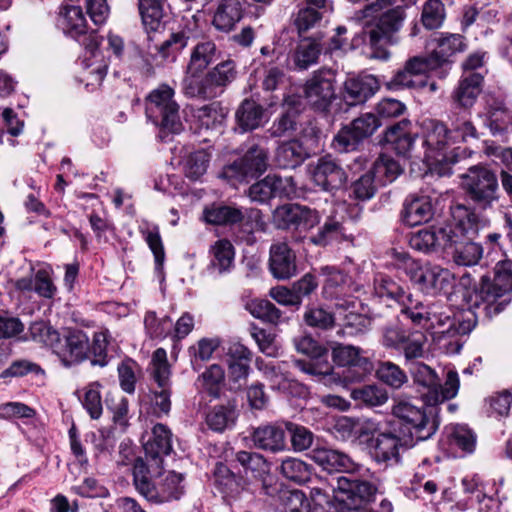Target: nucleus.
Instances as JSON below:
<instances>
[{
	"instance_id": "56",
	"label": "nucleus",
	"mask_w": 512,
	"mask_h": 512,
	"mask_svg": "<svg viewBox=\"0 0 512 512\" xmlns=\"http://www.w3.org/2000/svg\"><path fill=\"white\" fill-rule=\"evenodd\" d=\"M225 372L218 364L210 365L197 379L198 386L213 397H218L224 384Z\"/></svg>"
},
{
	"instance_id": "2",
	"label": "nucleus",
	"mask_w": 512,
	"mask_h": 512,
	"mask_svg": "<svg viewBox=\"0 0 512 512\" xmlns=\"http://www.w3.org/2000/svg\"><path fill=\"white\" fill-rule=\"evenodd\" d=\"M421 141L424 148V161L430 170L440 175L450 173V166L462 157L464 149L458 144L467 142L469 138H477V130L473 123L456 116L448 128L443 122L427 119L421 123Z\"/></svg>"
},
{
	"instance_id": "41",
	"label": "nucleus",
	"mask_w": 512,
	"mask_h": 512,
	"mask_svg": "<svg viewBox=\"0 0 512 512\" xmlns=\"http://www.w3.org/2000/svg\"><path fill=\"white\" fill-rule=\"evenodd\" d=\"M58 26L65 34L77 38L86 33V19L78 6L63 7L57 19Z\"/></svg>"
},
{
	"instance_id": "1",
	"label": "nucleus",
	"mask_w": 512,
	"mask_h": 512,
	"mask_svg": "<svg viewBox=\"0 0 512 512\" xmlns=\"http://www.w3.org/2000/svg\"><path fill=\"white\" fill-rule=\"evenodd\" d=\"M375 294L380 298H389L401 306V314L415 326L431 331L436 337H453L471 331V321H460L453 317L452 310L441 303H429L414 299L405 288L392 278L378 275L374 279Z\"/></svg>"
},
{
	"instance_id": "7",
	"label": "nucleus",
	"mask_w": 512,
	"mask_h": 512,
	"mask_svg": "<svg viewBox=\"0 0 512 512\" xmlns=\"http://www.w3.org/2000/svg\"><path fill=\"white\" fill-rule=\"evenodd\" d=\"M392 413L410 426V434L417 441L429 439L438 429L437 408L425 402L409 398H398L392 408Z\"/></svg>"
},
{
	"instance_id": "52",
	"label": "nucleus",
	"mask_w": 512,
	"mask_h": 512,
	"mask_svg": "<svg viewBox=\"0 0 512 512\" xmlns=\"http://www.w3.org/2000/svg\"><path fill=\"white\" fill-rule=\"evenodd\" d=\"M164 0H140L139 11L146 30L159 31L164 27Z\"/></svg>"
},
{
	"instance_id": "3",
	"label": "nucleus",
	"mask_w": 512,
	"mask_h": 512,
	"mask_svg": "<svg viewBox=\"0 0 512 512\" xmlns=\"http://www.w3.org/2000/svg\"><path fill=\"white\" fill-rule=\"evenodd\" d=\"M359 17L364 21L365 35L371 48L370 57L388 60L390 52L387 45L397 42L395 34L403 22V12L389 0H376L360 11Z\"/></svg>"
},
{
	"instance_id": "49",
	"label": "nucleus",
	"mask_w": 512,
	"mask_h": 512,
	"mask_svg": "<svg viewBox=\"0 0 512 512\" xmlns=\"http://www.w3.org/2000/svg\"><path fill=\"white\" fill-rule=\"evenodd\" d=\"M409 124L408 120H402L389 127L385 134L386 141L394 146L399 155L406 156L413 148L414 138L408 131Z\"/></svg>"
},
{
	"instance_id": "59",
	"label": "nucleus",
	"mask_w": 512,
	"mask_h": 512,
	"mask_svg": "<svg viewBox=\"0 0 512 512\" xmlns=\"http://www.w3.org/2000/svg\"><path fill=\"white\" fill-rule=\"evenodd\" d=\"M146 334L152 339H164L172 334L173 321L168 316L159 318L155 312L149 311L144 317Z\"/></svg>"
},
{
	"instance_id": "33",
	"label": "nucleus",
	"mask_w": 512,
	"mask_h": 512,
	"mask_svg": "<svg viewBox=\"0 0 512 512\" xmlns=\"http://www.w3.org/2000/svg\"><path fill=\"white\" fill-rule=\"evenodd\" d=\"M220 50L213 40L203 38L194 43L187 64L191 72H203L208 66L219 59Z\"/></svg>"
},
{
	"instance_id": "25",
	"label": "nucleus",
	"mask_w": 512,
	"mask_h": 512,
	"mask_svg": "<svg viewBox=\"0 0 512 512\" xmlns=\"http://www.w3.org/2000/svg\"><path fill=\"white\" fill-rule=\"evenodd\" d=\"M295 254L286 242L274 243L270 248L269 266L274 277L289 279L296 274Z\"/></svg>"
},
{
	"instance_id": "55",
	"label": "nucleus",
	"mask_w": 512,
	"mask_h": 512,
	"mask_svg": "<svg viewBox=\"0 0 512 512\" xmlns=\"http://www.w3.org/2000/svg\"><path fill=\"white\" fill-rule=\"evenodd\" d=\"M484 124L490 129L493 135L507 131L512 125L510 113L503 107H488L486 111L479 114Z\"/></svg>"
},
{
	"instance_id": "58",
	"label": "nucleus",
	"mask_w": 512,
	"mask_h": 512,
	"mask_svg": "<svg viewBox=\"0 0 512 512\" xmlns=\"http://www.w3.org/2000/svg\"><path fill=\"white\" fill-rule=\"evenodd\" d=\"M245 309L255 318L277 324L281 319V312L270 301L265 299H251L245 303Z\"/></svg>"
},
{
	"instance_id": "4",
	"label": "nucleus",
	"mask_w": 512,
	"mask_h": 512,
	"mask_svg": "<svg viewBox=\"0 0 512 512\" xmlns=\"http://www.w3.org/2000/svg\"><path fill=\"white\" fill-rule=\"evenodd\" d=\"M163 465L156 469L137 458L133 466V483L136 490L148 501L162 504L179 500L185 493L184 475L175 471L163 472Z\"/></svg>"
},
{
	"instance_id": "23",
	"label": "nucleus",
	"mask_w": 512,
	"mask_h": 512,
	"mask_svg": "<svg viewBox=\"0 0 512 512\" xmlns=\"http://www.w3.org/2000/svg\"><path fill=\"white\" fill-rule=\"evenodd\" d=\"M452 233L456 234L452 227L421 229L410 236L409 245L416 251L430 253L438 247L448 246V242H456Z\"/></svg>"
},
{
	"instance_id": "34",
	"label": "nucleus",
	"mask_w": 512,
	"mask_h": 512,
	"mask_svg": "<svg viewBox=\"0 0 512 512\" xmlns=\"http://www.w3.org/2000/svg\"><path fill=\"white\" fill-rule=\"evenodd\" d=\"M433 215L431 199L428 196L411 195L406 198L402 211V220L408 226L427 222Z\"/></svg>"
},
{
	"instance_id": "12",
	"label": "nucleus",
	"mask_w": 512,
	"mask_h": 512,
	"mask_svg": "<svg viewBox=\"0 0 512 512\" xmlns=\"http://www.w3.org/2000/svg\"><path fill=\"white\" fill-rule=\"evenodd\" d=\"M268 154L264 147L252 144L241 159L224 168L222 176L230 181H248L265 172Z\"/></svg>"
},
{
	"instance_id": "53",
	"label": "nucleus",
	"mask_w": 512,
	"mask_h": 512,
	"mask_svg": "<svg viewBox=\"0 0 512 512\" xmlns=\"http://www.w3.org/2000/svg\"><path fill=\"white\" fill-rule=\"evenodd\" d=\"M372 174L380 184H388L395 181L402 174V165L392 156L381 154L373 164Z\"/></svg>"
},
{
	"instance_id": "24",
	"label": "nucleus",
	"mask_w": 512,
	"mask_h": 512,
	"mask_svg": "<svg viewBox=\"0 0 512 512\" xmlns=\"http://www.w3.org/2000/svg\"><path fill=\"white\" fill-rule=\"evenodd\" d=\"M379 89V82L373 75L350 77L344 82L343 98L349 105L365 102Z\"/></svg>"
},
{
	"instance_id": "6",
	"label": "nucleus",
	"mask_w": 512,
	"mask_h": 512,
	"mask_svg": "<svg viewBox=\"0 0 512 512\" xmlns=\"http://www.w3.org/2000/svg\"><path fill=\"white\" fill-rule=\"evenodd\" d=\"M461 188L478 208H493L500 199V186L496 172L485 165H473L460 176Z\"/></svg>"
},
{
	"instance_id": "40",
	"label": "nucleus",
	"mask_w": 512,
	"mask_h": 512,
	"mask_svg": "<svg viewBox=\"0 0 512 512\" xmlns=\"http://www.w3.org/2000/svg\"><path fill=\"white\" fill-rule=\"evenodd\" d=\"M309 155L306 147L297 139L281 143L276 150V162L282 168H295Z\"/></svg>"
},
{
	"instance_id": "46",
	"label": "nucleus",
	"mask_w": 512,
	"mask_h": 512,
	"mask_svg": "<svg viewBox=\"0 0 512 512\" xmlns=\"http://www.w3.org/2000/svg\"><path fill=\"white\" fill-rule=\"evenodd\" d=\"M322 47L314 38H303L297 44L293 54V62L299 69L305 70L317 63Z\"/></svg>"
},
{
	"instance_id": "39",
	"label": "nucleus",
	"mask_w": 512,
	"mask_h": 512,
	"mask_svg": "<svg viewBox=\"0 0 512 512\" xmlns=\"http://www.w3.org/2000/svg\"><path fill=\"white\" fill-rule=\"evenodd\" d=\"M211 154L205 149L186 152L180 161L184 175L192 181L199 180L209 167Z\"/></svg>"
},
{
	"instance_id": "36",
	"label": "nucleus",
	"mask_w": 512,
	"mask_h": 512,
	"mask_svg": "<svg viewBox=\"0 0 512 512\" xmlns=\"http://www.w3.org/2000/svg\"><path fill=\"white\" fill-rule=\"evenodd\" d=\"M332 359L338 366L359 369L360 375L371 370V363L368 358L362 355L360 348L352 345H336L332 350Z\"/></svg>"
},
{
	"instance_id": "31",
	"label": "nucleus",
	"mask_w": 512,
	"mask_h": 512,
	"mask_svg": "<svg viewBox=\"0 0 512 512\" xmlns=\"http://www.w3.org/2000/svg\"><path fill=\"white\" fill-rule=\"evenodd\" d=\"M431 56L439 68L447 65L448 60L455 53L464 48L463 37L459 34L439 35L432 38L428 44Z\"/></svg>"
},
{
	"instance_id": "48",
	"label": "nucleus",
	"mask_w": 512,
	"mask_h": 512,
	"mask_svg": "<svg viewBox=\"0 0 512 512\" xmlns=\"http://www.w3.org/2000/svg\"><path fill=\"white\" fill-rule=\"evenodd\" d=\"M193 116L199 130H213L221 126L226 117V111L220 103L213 102L195 109Z\"/></svg>"
},
{
	"instance_id": "17",
	"label": "nucleus",
	"mask_w": 512,
	"mask_h": 512,
	"mask_svg": "<svg viewBox=\"0 0 512 512\" xmlns=\"http://www.w3.org/2000/svg\"><path fill=\"white\" fill-rule=\"evenodd\" d=\"M356 477H338L336 485L333 486V491L342 493L344 497L340 500H351L353 502L359 500L360 502H371L374 500L375 495L378 492V478L370 471L369 474Z\"/></svg>"
},
{
	"instance_id": "37",
	"label": "nucleus",
	"mask_w": 512,
	"mask_h": 512,
	"mask_svg": "<svg viewBox=\"0 0 512 512\" xmlns=\"http://www.w3.org/2000/svg\"><path fill=\"white\" fill-rule=\"evenodd\" d=\"M444 443L450 450H460L464 453H472L476 446V436L466 425L451 424L445 427Z\"/></svg>"
},
{
	"instance_id": "13",
	"label": "nucleus",
	"mask_w": 512,
	"mask_h": 512,
	"mask_svg": "<svg viewBox=\"0 0 512 512\" xmlns=\"http://www.w3.org/2000/svg\"><path fill=\"white\" fill-rule=\"evenodd\" d=\"M335 74L331 70L315 72L305 83L303 91L307 104L316 111L329 109L335 94Z\"/></svg>"
},
{
	"instance_id": "14",
	"label": "nucleus",
	"mask_w": 512,
	"mask_h": 512,
	"mask_svg": "<svg viewBox=\"0 0 512 512\" xmlns=\"http://www.w3.org/2000/svg\"><path fill=\"white\" fill-rule=\"evenodd\" d=\"M85 53L83 55V73L81 81L85 83L86 87H91L94 90L100 86L104 80L108 64L99 48L100 42L96 35L90 34L84 39Z\"/></svg>"
},
{
	"instance_id": "47",
	"label": "nucleus",
	"mask_w": 512,
	"mask_h": 512,
	"mask_svg": "<svg viewBox=\"0 0 512 512\" xmlns=\"http://www.w3.org/2000/svg\"><path fill=\"white\" fill-rule=\"evenodd\" d=\"M202 72H191L186 67V74L182 81V91L190 98L213 99L215 93L212 92L207 76L200 77Z\"/></svg>"
},
{
	"instance_id": "27",
	"label": "nucleus",
	"mask_w": 512,
	"mask_h": 512,
	"mask_svg": "<svg viewBox=\"0 0 512 512\" xmlns=\"http://www.w3.org/2000/svg\"><path fill=\"white\" fill-rule=\"evenodd\" d=\"M331 10L328 0H305L304 6L298 10L294 24L299 33L306 32L315 27Z\"/></svg>"
},
{
	"instance_id": "61",
	"label": "nucleus",
	"mask_w": 512,
	"mask_h": 512,
	"mask_svg": "<svg viewBox=\"0 0 512 512\" xmlns=\"http://www.w3.org/2000/svg\"><path fill=\"white\" fill-rule=\"evenodd\" d=\"M425 345L426 336L423 333L413 332L407 335L399 349H401L406 362L412 365L417 362L416 360L424 358Z\"/></svg>"
},
{
	"instance_id": "28",
	"label": "nucleus",
	"mask_w": 512,
	"mask_h": 512,
	"mask_svg": "<svg viewBox=\"0 0 512 512\" xmlns=\"http://www.w3.org/2000/svg\"><path fill=\"white\" fill-rule=\"evenodd\" d=\"M208 270L218 275L231 272L235 262V248L227 239L215 241L209 248Z\"/></svg>"
},
{
	"instance_id": "10",
	"label": "nucleus",
	"mask_w": 512,
	"mask_h": 512,
	"mask_svg": "<svg viewBox=\"0 0 512 512\" xmlns=\"http://www.w3.org/2000/svg\"><path fill=\"white\" fill-rule=\"evenodd\" d=\"M410 281L426 294L447 292L454 286L455 276L447 268L431 263L420 265L407 254L400 255Z\"/></svg>"
},
{
	"instance_id": "15",
	"label": "nucleus",
	"mask_w": 512,
	"mask_h": 512,
	"mask_svg": "<svg viewBox=\"0 0 512 512\" xmlns=\"http://www.w3.org/2000/svg\"><path fill=\"white\" fill-rule=\"evenodd\" d=\"M53 352L64 366L78 365L89 357V337L82 330L70 329L63 338L59 337Z\"/></svg>"
},
{
	"instance_id": "8",
	"label": "nucleus",
	"mask_w": 512,
	"mask_h": 512,
	"mask_svg": "<svg viewBox=\"0 0 512 512\" xmlns=\"http://www.w3.org/2000/svg\"><path fill=\"white\" fill-rule=\"evenodd\" d=\"M145 109L147 118L160 127L162 139L183 130L174 90L168 85H161L148 95Z\"/></svg>"
},
{
	"instance_id": "5",
	"label": "nucleus",
	"mask_w": 512,
	"mask_h": 512,
	"mask_svg": "<svg viewBox=\"0 0 512 512\" xmlns=\"http://www.w3.org/2000/svg\"><path fill=\"white\" fill-rule=\"evenodd\" d=\"M512 260L507 257L497 261L494 277L481 278L479 286L471 296L473 305L482 308L486 316L492 317L502 312L511 301Z\"/></svg>"
},
{
	"instance_id": "60",
	"label": "nucleus",
	"mask_w": 512,
	"mask_h": 512,
	"mask_svg": "<svg viewBox=\"0 0 512 512\" xmlns=\"http://www.w3.org/2000/svg\"><path fill=\"white\" fill-rule=\"evenodd\" d=\"M446 17L445 6L441 0H427L422 7L421 23L428 29H438Z\"/></svg>"
},
{
	"instance_id": "54",
	"label": "nucleus",
	"mask_w": 512,
	"mask_h": 512,
	"mask_svg": "<svg viewBox=\"0 0 512 512\" xmlns=\"http://www.w3.org/2000/svg\"><path fill=\"white\" fill-rule=\"evenodd\" d=\"M350 395L356 402L369 407L381 406L389 399L386 389L376 384L355 388Z\"/></svg>"
},
{
	"instance_id": "26",
	"label": "nucleus",
	"mask_w": 512,
	"mask_h": 512,
	"mask_svg": "<svg viewBox=\"0 0 512 512\" xmlns=\"http://www.w3.org/2000/svg\"><path fill=\"white\" fill-rule=\"evenodd\" d=\"M240 0H219L215 8L212 25L221 32H230L243 17Z\"/></svg>"
},
{
	"instance_id": "64",
	"label": "nucleus",
	"mask_w": 512,
	"mask_h": 512,
	"mask_svg": "<svg viewBox=\"0 0 512 512\" xmlns=\"http://www.w3.org/2000/svg\"><path fill=\"white\" fill-rule=\"evenodd\" d=\"M280 473L288 480L302 483L309 479V466L300 459L287 457L282 460Z\"/></svg>"
},
{
	"instance_id": "45",
	"label": "nucleus",
	"mask_w": 512,
	"mask_h": 512,
	"mask_svg": "<svg viewBox=\"0 0 512 512\" xmlns=\"http://www.w3.org/2000/svg\"><path fill=\"white\" fill-rule=\"evenodd\" d=\"M101 389V383L93 381L76 392L83 408L95 420L99 419L103 413Z\"/></svg>"
},
{
	"instance_id": "38",
	"label": "nucleus",
	"mask_w": 512,
	"mask_h": 512,
	"mask_svg": "<svg viewBox=\"0 0 512 512\" xmlns=\"http://www.w3.org/2000/svg\"><path fill=\"white\" fill-rule=\"evenodd\" d=\"M235 118L242 132L254 130L267 121L263 107L250 99L242 101L236 111Z\"/></svg>"
},
{
	"instance_id": "50",
	"label": "nucleus",
	"mask_w": 512,
	"mask_h": 512,
	"mask_svg": "<svg viewBox=\"0 0 512 512\" xmlns=\"http://www.w3.org/2000/svg\"><path fill=\"white\" fill-rule=\"evenodd\" d=\"M237 416L236 405L228 402L226 405H218L211 409L206 416V422L212 430L222 432L235 424Z\"/></svg>"
},
{
	"instance_id": "32",
	"label": "nucleus",
	"mask_w": 512,
	"mask_h": 512,
	"mask_svg": "<svg viewBox=\"0 0 512 512\" xmlns=\"http://www.w3.org/2000/svg\"><path fill=\"white\" fill-rule=\"evenodd\" d=\"M236 461L244 468L245 473L262 482L266 494L271 495L273 491L267 483L270 474V464L263 455L256 452L238 451L235 455Z\"/></svg>"
},
{
	"instance_id": "18",
	"label": "nucleus",
	"mask_w": 512,
	"mask_h": 512,
	"mask_svg": "<svg viewBox=\"0 0 512 512\" xmlns=\"http://www.w3.org/2000/svg\"><path fill=\"white\" fill-rule=\"evenodd\" d=\"M309 457L328 472L358 473L361 476L370 473V469L356 463L348 454L339 450L317 447L310 452Z\"/></svg>"
},
{
	"instance_id": "11",
	"label": "nucleus",
	"mask_w": 512,
	"mask_h": 512,
	"mask_svg": "<svg viewBox=\"0 0 512 512\" xmlns=\"http://www.w3.org/2000/svg\"><path fill=\"white\" fill-rule=\"evenodd\" d=\"M152 376L158 384L160 391H153L147 396L145 405L147 412L160 418L167 415L171 409L170 401V366L167 353L163 348L154 351L151 359Z\"/></svg>"
},
{
	"instance_id": "29",
	"label": "nucleus",
	"mask_w": 512,
	"mask_h": 512,
	"mask_svg": "<svg viewBox=\"0 0 512 512\" xmlns=\"http://www.w3.org/2000/svg\"><path fill=\"white\" fill-rule=\"evenodd\" d=\"M482 82L480 73L463 75L451 95L453 103L464 109L471 108L482 91Z\"/></svg>"
},
{
	"instance_id": "30",
	"label": "nucleus",
	"mask_w": 512,
	"mask_h": 512,
	"mask_svg": "<svg viewBox=\"0 0 512 512\" xmlns=\"http://www.w3.org/2000/svg\"><path fill=\"white\" fill-rule=\"evenodd\" d=\"M15 287L23 292L34 291L38 296L47 299L53 298L57 293L49 268H41L33 276L18 279Z\"/></svg>"
},
{
	"instance_id": "51",
	"label": "nucleus",
	"mask_w": 512,
	"mask_h": 512,
	"mask_svg": "<svg viewBox=\"0 0 512 512\" xmlns=\"http://www.w3.org/2000/svg\"><path fill=\"white\" fill-rule=\"evenodd\" d=\"M203 218L207 223L214 225L235 224L244 219V213L236 207L212 205L204 209Z\"/></svg>"
},
{
	"instance_id": "62",
	"label": "nucleus",
	"mask_w": 512,
	"mask_h": 512,
	"mask_svg": "<svg viewBox=\"0 0 512 512\" xmlns=\"http://www.w3.org/2000/svg\"><path fill=\"white\" fill-rule=\"evenodd\" d=\"M376 373L380 381L393 389L401 388L408 381L405 371L390 361L380 363Z\"/></svg>"
},
{
	"instance_id": "35",
	"label": "nucleus",
	"mask_w": 512,
	"mask_h": 512,
	"mask_svg": "<svg viewBox=\"0 0 512 512\" xmlns=\"http://www.w3.org/2000/svg\"><path fill=\"white\" fill-rule=\"evenodd\" d=\"M252 442L258 449L277 453L285 450V432L274 425H265L256 428L252 433Z\"/></svg>"
},
{
	"instance_id": "16",
	"label": "nucleus",
	"mask_w": 512,
	"mask_h": 512,
	"mask_svg": "<svg viewBox=\"0 0 512 512\" xmlns=\"http://www.w3.org/2000/svg\"><path fill=\"white\" fill-rule=\"evenodd\" d=\"M380 125L379 119L374 114H363L337 133L333 142L334 146L339 151L354 150L363 139L371 136Z\"/></svg>"
},
{
	"instance_id": "43",
	"label": "nucleus",
	"mask_w": 512,
	"mask_h": 512,
	"mask_svg": "<svg viewBox=\"0 0 512 512\" xmlns=\"http://www.w3.org/2000/svg\"><path fill=\"white\" fill-rule=\"evenodd\" d=\"M320 275L324 277L323 293L327 298L338 297L349 291L348 277L335 266H323Z\"/></svg>"
},
{
	"instance_id": "9",
	"label": "nucleus",
	"mask_w": 512,
	"mask_h": 512,
	"mask_svg": "<svg viewBox=\"0 0 512 512\" xmlns=\"http://www.w3.org/2000/svg\"><path fill=\"white\" fill-rule=\"evenodd\" d=\"M457 224L452 228L456 234H451L456 242H448L449 246H455L453 261L461 266H473L479 262L483 255V248L479 243L473 241H460V236L476 234L477 216L464 206H457L454 211Z\"/></svg>"
},
{
	"instance_id": "42",
	"label": "nucleus",
	"mask_w": 512,
	"mask_h": 512,
	"mask_svg": "<svg viewBox=\"0 0 512 512\" xmlns=\"http://www.w3.org/2000/svg\"><path fill=\"white\" fill-rule=\"evenodd\" d=\"M236 75V65L232 60L223 61L206 73L207 81L212 92L215 93V98L220 96L225 88L235 80Z\"/></svg>"
},
{
	"instance_id": "63",
	"label": "nucleus",
	"mask_w": 512,
	"mask_h": 512,
	"mask_svg": "<svg viewBox=\"0 0 512 512\" xmlns=\"http://www.w3.org/2000/svg\"><path fill=\"white\" fill-rule=\"evenodd\" d=\"M29 332L33 341L50 347L54 351L60 334L49 323L43 320L35 321L30 325Z\"/></svg>"
},
{
	"instance_id": "57",
	"label": "nucleus",
	"mask_w": 512,
	"mask_h": 512,
	"mask_svg": "<svg viewBox=\"0 0 512 512\" xmlns=\"http://www.w3.org/2000/svg\"><path fill=\"white\" fill-rule=\"evenodd\" d=\"M192 41L190 30L183 29L172 33L159 47L161 56L170 61H175L179 52L187 47Z\"/></svg>"
},
{
	"instance_id": "21",
	"label": "nucleus",
	"mask_w": 512,
	"mask_h": 512,
	"mask_svg": "<svg viewBox=\"0 0 512 512\" xmlns=\"http://www.w3.org/2000/svg\"><path fill=\"white\" fill-rule=\"evenodd\" d=\"M296 193V185L291 177L268 175L249 188L252 201L264 203L273 197H292Z\"/></svg>"
},
{
	"instance_id": "20",
	"label": "nucleus",
	"mask_w": 512,
	"mask_h": 512,
	"mask_svg": "<svg viewBox=\"0 0 512 512\" xmlns=\"http://www.w3.org/2000/svg\"><path fill=\"white\" fill-rule=\"evenodd\" d=\"M368 448L372 459L386 466L400 463L401 453L406 449L402 439L391 432L378 433Z\"/></svg>"
},
{
	"instance_id": "44",
	"label": "nucleus",
	"mask_w": 512,
	"mask_h": 512,
	"mask_svg": "<svg viewBox=\"0 0 512 512\" xmlns=\"http://www.w3.org/2000/svg\"><path fill=\"white\" fill-rule=\"evenodd\" d=\"M459 385L458 373L453 369H449L446 373L444 384L440 385L439 380H437V386L430 393L422 395L423 401L436 406L439 403L452 399L457 395Z\"/></svg>"
},
{
	"instance_id": "22",
	"label": "nucleus",
	"mask_w": 512,
	"mask_h": 512,
	"mask_svg": "<svg viewBox=\"0 0 512 512\" xmlns=\"http://www.w3.org/2000/svg\"><path fill=\"white\" fill-rule=\"evenodd\" d=\"M146 464L151 467L159 468L163 465V458L170 454L172 450V433L164 424H156L153 426L151 435L144 442Z\"/></svg>"
},
{
	"instance_id": "19",
	"label": "nucleus",
	"mask_w": 512,
	"mask_h": 512,
	"mask_svg": "<svg viewBox=\"0 0 512 512\" xmlns=\"http://www.w3.org/2000/svg\"><path fill=\"white\" fill-rule=\"evenodd\" d=\"M310 174L314 184L325 191L339 189L347 180L346 172L331 156L321 157L311 164Z\"/></svg>"
}]
</instances>
